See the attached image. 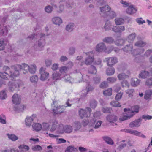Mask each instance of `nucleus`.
I'll return each instance as SVG.
<instances>
[{
	"label": "nucleus",
	"mask_w": 152,
	"mask_h": 152,
	"mask_svg": "<svg viewBox=\"0 0 152 152\" xmlns=\"http://www.w3.org/2000/svg\"><path fill=\"white\" fill-rule=\"evenodd\" d=\"M52 21L53 23L59 26L62 23V20L59 17H55L53 18Z\"/></svg>",
	"instance_id": "obj_29"
},
{
	"label": "nucleus",
	"mask_w": 152,
	"mask_h": 152,
	"mask_svg": "<svg viewBox=\"0 0 152 152\" xmlns=\"http://www.w3.org/2000/svg\"><path fill=\"white\" fill-rule=\"evenodd\" d=\"M135 90L133 89H129L125 91V92L128 94V96L131 98H133Z\"/></svg>",
	"instance_id": "obj_30"
},
{
	"label": "nucleus",
	"mask_w": 152,
	"mask_h": 152,
	"mask_svg": "<svg viewBox=\"0 0 152 152\" xmlns=\"http://www.w3.org/2000/svg\"><path fill=\"white\" fill-rule=\"evenodd\" d=\"M115 70L113 67H110L107 69L106 71L107 74L108 75H113L115 73Z\"/></svg>",
	"instance_id": "obj_41"
},
{
	"label": "nucleus",
	"mask_w": 152,
	"mask_h": 152,
	"mask_svg": "<svg viewBox=\"0 0 152 152\" xmlns=\"http://www.w3.org/2000/svg\"><path fill=\"white\" fill-rule=\"evenodd\" d=\"M38 80V77L37 75H35L31 77L30 78V80L32 83L37 84Z\"/></svg>",
	"instance_id": "obj_31"
},
{
	"label": "nucleus",
	"mask_w": 152,
	"mask_h": 152,
	"mask_svg": "<svg viewBox=\"0 0 152 152\" xmlns=\"http://www.w3.org/2000/svg\"><path fill=\"white\" fill-rule=\"evenodd\" d=\"M133 115V113L132 112L131 110H129L127 113L126 115H124L122 117L119 118L120 121H123L124 120L129 119Z\"/></svg>",
	"instance_id": "obj_20"
},
{
	"label": "nucleus",
	"mask_w": 152,
	"mask_h": 152,
	"mask_svg": "<svg viewBox=\"0 0 152 152\" xmlns=\"http://www.w3.org/2000/svg\"><path fill=\"white\" fill-rule=\"evenodd\" d=\"M73 130V128L70 125H66L60 126L58 129V132L60 134H63L64 133H70Z\"/></svg>",
	"instance_id": "obj_7"
},
{
	"label": "nucleus",
	"mask_w": 152,
	"mask_h": 152,
	"mask_svg": "<svg viewBox=\"0 0 152 152\" xmlns=\"http://www.w3.org/2000/svg\"><path fill=\"white\" fill-rule=\"evenodd\" d=\"M45 10L47 13H50L53 11V7L50 5H48L45 7Z\"/></svg>",
	"instance_id": "obj_55"
},
{
	"label": "nucleus",
	"mask_w": 152,
	"mask_h": 152,
	"mask_svg": "<svg viewBox=\"0 0 152 152\" xmlns=\"http://www.w3.org/2000/svg\"><path fill=\"white\" fill-rule=\"evenodd\" d=\"M111 109L108 107H104L102 108V111L104 113H109L110 112Z\"/></svg>",
	"instance_id": "obj_63"
},
{
	"label": "nucleus",
	"mask_w": 152,
	"mask_h": 152,
	"mask_svg": "<svg viewBox=\"0 0 152 152\" xmlns=\"http://www.w3.org/2000/svg\"><path fill=\"white\" fill-rule=\"evenodd\" d=\"M52 77L54 80H59L61 78V74L58 72H56L53 73Z\"/></svg>",
	"instance_id": "obj_44"
},
{
	"label": "nucleus",
	"mask_w": 152,
	"mask_h": 152,
	"mask_svg": "<svg viewBox=\"0 0 152 152\" xmlns=\"http://www.w3.org/2000/svg\"><path fill=\"white\" fill-rule=\"evenodd\" d=\"M146 44V43L145 42L142 41H139L135 43L134 45L138 47H142L145 46Z\"/></svg>",
	"instance_id": "obj_46"
},
{
	"label": "nucleus",
	"mask_w": 152,
	"mask_h": 152,
	"mask_svg": "<svg viewBox=\"0 0 152 152\" xmlns=\"http://www.w3.org/2000/svg\"><path fill=\"white\" fill-rule=\"evenodd\" d=\"M36 68V65L34 64L28 66L26 64H24L23 73L24 74H26L29 71L30 73L34 74L35 72Z\"/></svg>",
	"instance_id": "obj_4"
},
{
	"label": "nucleus",
	"mask_w": 152,
	"mask_h": 152,
	"mask_svg": "<svg viewBox=\"0 0 152 152\" xmlns=\"http://www.w3.org/2000/svg\"><path fill=\"white\" fill-rule=\"evenodd\" d=\"M36 117V115H33L31 117H27L25 119L26 124L28 126L31 125L32 121H33L35 119Z\"/></svg>",
	"instance_id": "obj_23"
},
{
	"label": "nucleus",
	"mask_w": 152,
	"mask_h": 152,
	"mask_svg": "<svg viewBox=\"0 0 152 152\" xmlns=\"http://www.w3.org/2000/svg\"><path fill=\"white\" fill-rule=\"evenodd\" d=\"M49 125L48 123H43L42 126V128L43 130L47 131L49 129Z\"/></svg>",
	"instance_id": "obj_53"
},
{
	"label": "nucleus",
	"mask_w": 152,
	"mask_h": 152,
	"mask_svg": "<svg viewBox=\"0 0 152 152\" xmlns=\"http://www.w3.org/2000/svg\"><path fill=\"white\" fill-rule=\"evenodd\" d=\"M123 93L121 92L118 93L115 96V99L116 100H118L121 99L122 95H123Z\"/></svg>",
	"instance_id": "obj_62"
},
{
	"label": "nucleus",
	"mask_w": 152,
	"mask_h": 152,
	"mask_svg": "<svg viewBox=\"0 0 152 152\" xmlns=\"http://www.w3.org/2000/svg\"><path fill=\"white\" fill-rule=\"evenodd\" d=\"M141 80L137 78H132L130 81V84L132 86L136 87L140 85Z\"/></svg>",
	"instance_id": "obj_18"
},
{
	"label": "nucleus",
	"mask_w": 152,
	"mask_h": 152,
	"mask_svg": "<svg viewBox=\"0 0 152 152\" xmlns=\"http://www.w3.org/2000/svg\"><path fill=\"white\" fill-rule=\"evenodd\" d=\"M74 26V24L73 23H70L66 26V29L67 31L71 32L73 30Z\"/></svg>",
	"instance_id": "obj_40"
},
{
	"label": "nucleus",
	"mask_w": 152,
	"mask_h": 152,
	"mask_svg": "<svg viewBox=\"0 0 152 152\" xmlns=\"http://www.w3.org/2000/svg\"><path fill=\"white\" fill-rule=\"evenodd\" d=\"M59 71L61 74L66 73L67 72L68 68L66 66H63L59 68Z\"/></svg>",
	"instance_id": "obj_47"
},
{
	"label": "nucleus",
	"mask_w": 152,
	"mask_h": 152,
	"mask_svg": "<svg viewBox=\"0 0 152 152\" xmlns=\"http://www.w3.org/2000/svg\"><path fill=\"white\" fill-rule=\"evenodd\" d=\"M145 51L143 48H140L133 50L132 54L134 56H136L142 53Z\"/></svg>",
	"instance_id": "obj_27"
},
{
	"label": "nucleus",
	"mask_w": 152,
	"mask_h": 152,
	"mask_svg": "<svg viewBox=\"0 0 152 152\" xmlns=\"http://www.w3.org/2000/svg\"><path fill=\"white\" fill-rule=\"evenodd\" d=\"M70 101L68 99L66 103V105L59 106L56 107L55 108L53 109L54 114H60L63 112L65 108L67 107L71 106L72 104L69 102Z\"/></svg>",
	"instance_id": "obj_6"
},
{
	"label": "nucleus",
	"mask_w": 152,
	"mask_h": 152,
	"mask_svg": "<svg viewBox=\"0 0 152 152\" xmlns=\"http://www.w3.org/2000/svg\"><path fill=\"white\" fill-rule=\"evenodd\" d=\"M102 41L106 43L110 44L114 42V39L112 37H105L102 40Z\"/></svg>",
	"instance_id": "obj_34"
},
{
	"label": "nucleus",
	"mask_w": 152,
	"mask_h": 152,
	"mask_svg": "<svg viewBox=\"0 0 152 152\" xmlns=\"http://www.w3.org/2000/svg\"><path fill=\"white\" fill-rule=\"evenodd\" d=\"M5 44L3 39H0V50H3L4 48Z\"/></svg>",
	"instance_id": "obj_54"
},
{
	"label": "nucleus",
	"mask_w": 152,
	"mask_h": 152,
	"mask_svg": "<svg viewBox=\"0 0 152 152\" xmlns=\"http://www.w3.org/2000/svg\"><path fill=\"white\" fill-rule=\"evenodd\" d=\"M12 99V102L14 104L17 105L20 104L21 101V98L20 96H19L17 94H15L13 96Z\"/></svg>",
	"instance_id": "obj_17"
},
{
	"label": "nucleus",
	"mask_w": 152,
	"mask_h": 152,
	"mask_svg": "<svg viewBox=\"0 0 152 152\" xmlns=\"http://www.w3.org/2000/svg\"><path fill=\"white\" fill-rule=\"evenodd\" d=\"M109 15L111 18H113L116 16V14L114 11H110V12H109V15Z\"/></svg>",
	"instance_id": "obj_64"
},
{
	"label": "nucleus",
	"mask_w": 152,
	"mask_h": 152,
	"mask_svg": "<svg viewBox=\"0 0 152 152\" xmlns=\"http://www.w3.org/2000/svg\"><path fill=\"white\" fill-rule=\"evenodd\" d=\"M77 151V149L72 145L68 146L65 150V152H76Z\"/></svg>",
	"instance_id": "obj_35"
},
{
	"label": "nucleus",
	"mask_w": 152,
	"mask_h": 152,
	"mask_svg": "<svg viewBox=\"0 0 152 152\" xmlns=\"http://www.w3.org/2000/svg\"><path fill=\"white\" fill-rule=\"evenodd\" d=\"M23 64L22 65H16L11 66V67H13L15 72H12L10 70V68L7 66H4L3 68V70L5 72H0V77L1 78L7 80L8 78H13L15 77L18 76L19 75V71L22 70L23 71Z\"/></svg>",
	"instance_id": "obj_1"
},
{
	"label": "nucleus",
	"mask_w": 152,
	"mask_h": 152,
	"mask_svg": "<svg viewBox=\"0 0 152 152\" xmlns=\"http://www.w3.org/2000/svg\"><path fill=\"white\" fill-rule=\"evenodd\" d=\"M133 48V46L132 44H129L126 45L124 48L122 49L123 51L127 53H131L132 54Z\"/></svg>",
	"instance_id": "obj_22"
},
{
	"label": "nucleus",
	"mask_w": 152,
	"mask_h": 152,
	"mask_svg": "<svg viewBox=\"0 0 152 152\" xmlns=\"http://www.w3.org/2000/svg\"><path fill=\"white\" fill-rule=\"evenodd\" d=\"M104 28L106 31L112 29L113 27L111 22L109 20L106 21L104 26Z\"/></svg>",
	"instance_id": "obj_25"
},
{
	"label": "nucleus",
	"mask_w": 152,
	"mask_h": 152,
	"mask_svg": "<svg viewBox=\"0 0 152 152\" xmlns=\"http://www.w3.org/2000/svg\"><path fill=\"white\" fill-rule=\"evenodd\" d=\"M125 43V41L122 39H120L116 40L115 42V44L118 46H121L124 45Z\"/></svg>",
	"instance_id": "obj_45"
},
{
	"label": "nucleus",
	"mask_w": 152,
	"mask_h": 152,
	"mask_svg": "<svg viewBox=\"0 0 152 152\" xmlns=\"http://www.w3.org/2000/svg\"><path fill=\"white\" fill-rule=\"evenodd\" d=\"M120 3L123 4V6L124 7H129L130 4V3H129L126 1H124L123 0H121L120 1Z\"/></svg>",
	"instance_id": "obj_61"
},
{
	"label": "nucleus",
	"mask_w": 152,
	"mask_h": 152,
	"mask_svg": "<svg viewBox=\"0 0 152 152\" xmlns=\"http://www.w3.org/2000/svg\"><path fill=\"white\" fill-rule=\"evenodd\" d=\"M149 72L144 70L141 71L139 75V77L142 79H145L149 76Z\"/></svg>",
	"instance_id": "obj_28"
},
{
	"label": "nucleus",
	"mask_w": 152,
	"mask_h": 152,
	"mask_svg": "<svg viewBox=\"0 0 152 152\" xmlns=\"http://www.w3.org/2000/svg\"><path fill=\"white\" fill-rule=\"evenodd\" d=\"M136 35L135 33H132L129 35L127 38V40L129 42H132L135 39Z\"/></svg>",
	"instance_id": "obj_37"
},
{
	"label": "nucleus",
	"mask_w": 152,
	"mask_h": 152,
	"mask_svg": "<svg viewBox=\"0 0 152 152\" xmlns=\"http://www.w3.org/2000/svg\"><path fill=\"white\" fill-rule=\"evenodd\" d=\"M105 61L107 66H112L118 62L117 58L115 57H107L105 58Z\"/></svg>",
	"instance_id": "obj_10"
},
{
	"label": "nucleus",
	"mask_w": 152,
	"mask_h": 152,
	"mask_svg": "<svg viewBox=\"0 0 152 152\" xmlns=\"http://www.w3.org/2000/svg\"><path fill=\"white\" fill-rule=\"evenodd\" d=\"M107 48L105 44L103 42H101L98 44L96 46V50L99 53L106 52Z\"/></svg>",
	"instance_id": "obj_9"
},
{
	"label": "nucleus",
	"mask_w": 152,
	"mask_h": 152,
	"mask_svg": "<svg viewBox=\"0 0 152 152\" xmlns=\"http://www.w3.org/2000/svg\"><path fill=\"white\" fill-rule=\"evenodd\" d=\"M91 109L88 107H86V110L80 109L79 111V115L81 118H88L90 116Z\"/></svg>",
	"instance_id": "obj_8"
},
{
	"label": "nucleus",
	"mask_w": 152,
	"mask_h": 152,
	"mask_svg": "<svg viewBox=\"0 0 152 152\" xmlns=\"http://www.w3.org/2000/svg\"><path fill=\"white\" fill-rule=\"evenodd\" d=\"M104 94L107 96H110L112 94V89L109 88L104 91L103 92Z\"/></svg>",
	"instance_id": "obj_52"
},
{
	"label": "nucleus",
	"mask_w": 152,
	"mask_h": 152,
	"mask_svg": "<svg viewBox=\"0 0 152 152\" xmlns=\"http://www.w3.org/2000/svg\"><path fill=\"white\" fill-rule=\"evenodd\" d=\"M145 85L148 86H152V77L147 79L145 82Z\"/></svg>",
	"instance_id": "obj_50"
},
{
	"label": "nucleus",
	"mask_w": 152,
	"mask_h": 152,
	"mask_svg": "<svg viewBox=\"0 0 152 152\" xmlns=\"http://www.w3.org/2000/svg\"><path fill=\"white\" fill-rule=\"evenodd\" d=\"M117 78L113 77H111L107 78V80L109 83H113L116 80Z\"/></svg>",
	"instance_id": "obj_58"
},
{
	"label": "nucleus",
	"mask_w": 152,
	"mask_h": 152,
	"mask_svg": "<svg viewBox=\"0 0 152 152\" xmlns=\"http://www.w3.org/2000/svg\"><path fill=\"white\" fill-rule=\"evenodd\" d=\"M81 127V126L80 122H75V123L74 127L75 128V129H74V130L75 131L78 130Z\"/></svg>",
	"instance_id": "obj_56"
},
{
	"label": "nucleus",
	"mask_w": 152,
	"mask_h": 152,
	"mask_svg": "<svg viewBox=\"0 0 152 152\" xmlns=\"http://www.w3.org/2000/svg\"><path fill=\"white\" fill-rule=\"evenodd\" d=\"M121 131L123 132L129 133L130 134L135 135L136 136H138L139 134H140V132H139L137 130H135L133 129H122Z\"/></svg>",
	"instance_id": "obj_26"
},
{
	"label": "nucleus",
	"mask_w": 152,
	"mask_h": 152,
	"mask_svg": "<svg viewBox=\"0 0 152 152\" xmlns=\"http://www.w3.org/2000/svg\"><path fill=\"white\" fill-rule=\"evenodd\" d=\"M144 98L145 99L148 101H150L152 99V90L151 89H148L145 91Z\"/></svg>",
	"instance_id": "obj_19"
},
{
	"label": "nucleus",
	"mask_w": 152,
	"mask_h": 152,
	"mask_svg": "<svg viewBox=\"0 0 152 152\" xmlns=\"http://www.w3.org/2000/svg\"><path fill=\"white\" fill-rule=\"evenodd\" d=\"M111 105L115 107H120L121 105L120 104L119 102L118 101H112L110 103Z\"/></svg>",
	"instance_id": "obj_59"
},
{
	"label": "nucleus",
	"mask_w": 152,
	"mask_h": 152,
	"mask_svg": "<svg viewBox=\"0 0 152 152\" xmlns=\"http://www.w3.org/2000/svg\"><path fill=\"white\" fill-rule=\"evenodd\" d=\"M5 116L3 115H0V122L2 124H5L6 123V121L5 119Z\"/></svg>",
	"instance_id": "obj_60"
},
{
	"label": "nucleus",
	"mask_w": 152,
	"mask_h": 152,
	"mask_svg": "<svg viewBox=\"0 0 152 152\" xmlns=\"http://www.w3.org/2000/svg\"><path fill=\"white\" fill-rule=\"evenodd\" d=\"M64 80L65 82H68L72 83H74V79L71 78L69 75H66L65 76L64 78Z\"/></svg>",
	"instance_id": "obj_38"
},
{
	"label": "nucleus",
	"mask_w": 152,
	"mask_h": 152,
	"mask_svg": "<svg viewBox=\"0 0 152 152\" xmlns=\"http://www.w3.org/2000/svg\"><path fill=\"white\" fill-rule=\"evenodd\" d=\"M141 119L139 118L131 122L129 124V126L131 128H132L135 127H139L141 124Z\"/></svg>",
	"instance_id": "obj_24"
},
{
	"label": "nucleus",
	"mask_w": 152,
	"mask_h": 152,
	"mask_svg": "<svg viewBox=\"0 0 152 152\" xmlns=\"http://www.w3.org/2000/svg\"><path fill=\"white\" fill-rule=\"evenodd\" d=\"M86 54L88 56L86 58L84 61L81 62L80 64L81 66H83L84 64L87 65H90L94 61V54L92 52L86 53Z\"/></svg>",
	"instance_id": "obj_5"
},
{
	"label": "nucleus",
	"mask_w": 152,
	"mask_h": 152,
	"mask_svg": "<svg viewBox=\"0 0 152 152\" xmlns=\"http://www.w3.org/2000/svg\"><path fill=\"white\" fill-rule=\"evenodd\" d=\"M8 28L7 26H4L0 30V34L3 35H5L8 33Z\"/></svg>",
	"instance_id": "obj_39"
},
{
	"label": "nucleus",
	"mask_w": 152,
	"mask_h": 152,
	"mask_svg": "<svg viewBox=\"0 0 152 152\" xmlns=\"http://www.w3.org/2000/svg\"><path fill=\"white\" fill-rule=\"evenodd\" d=\"M100 9L102 13L105 16L108 15H109L110 11L111 10L110 8L108 5H106L103 7H100Z\"/></svg>",
	"instance_id": "obj_16"
},
{
	"label": "nucleus",
	"mask_w": 152,
	"mask_h": 152,
	"mask_svg": "<svg viewBox=\"0 0 152 152\" xmlns=\"http://www.w3.org/2000/svg\"><path fill=\"white\" fill-rule=\"evenodd\" d=\"M32 127L36 131H39L42 129V126L39 123H35L32 125Z\"/></svg>",
	"instance_id": "obj_32"
},
{
	"label": "nucleus",
	"mask_w": 152,
	"mask_h": 152,
	"mask_svg": "<svg viewBox=\"0 0 152 152\" xmlns=\"http://www.w3.org/2000/svg\"><path fill=\"white\" fill-rule=\"evenodd\" d=\"M129 77V75H126L125 73H121L117 75V77L119 80L125 79Z\"/></svg>",
	"instance_id": "obj_33"
},
{
	"label": "nucleus",
	"mask_w": 152,
	"mask_h": 152,
	"mask_svg": "<svg viewBox=\"0 0 152 152\" xmlns=\"http://www.w3.org/2000/svg\"><path fill=\"white\" fill-rule=\"evenodd\" d=\"M23 82L20 80H18L13 82H9L8 84L9 89L13 91L15 88H18L23 85Z\"/></svg>",
	"instance_id": "obj_3"
},
{
	"label": "nucleus",
	"mask_w": 152,
	"mask_h": 152,
	"mask_svg": "<svg viewBox=\"0 0 152 152\" xmlns=\"http://www.w3.org/2000/svg\"><path fill=\"white\" fill-rule=\"evenodd\" d=\"M137 8L133 5H130L126 10V13L129 15H132L135 13L137 11Z\"/></svg>",
	"instance_id": "obj_13"
},
{
	"label": "nucleus",
	"mask_w": 152,
	"mask_h": 152,
	"mask_svg": "<svg viewBox=\"0 0 152 152\" xmlns=\"http://www.w3.org/2000/svg\"><path fill=\"white\" fill-rule=\"evenodd\" d=\"M88 73L91 74H96L97 72L96 68L94 66H91L88 70Z\"/></svg>",
	"instance_id": "obj_43"
},
{
	"label": "nucleus",
	"mask_w": 152,
	"mask_h": 152,
	"mask_svg": "<svg viewBox=\"0 0 152 152\" xmlns=\"http://www.w3.org/2000/svg\"><path fill=\"white\" fill-rule=\"evenodd\" d=\"M45 68L42 67L39 70V73L40 75V79L42 81H44L47 79L49 75V73L47 72Z\"/></svg>",
	"instance_id": "obj_11"
},
{
	"label": "nucleus",
	"mask_w": 152,
	"mask_h": 152,
	"mask_svg": "<svg viewBox=\"0 0 152 152\" xmlns=\"http://www.w3.org/2000/svg\"><path fill=\"white\" fill-rule=\"evenodd\" d=\"M46 35L45 34L41 33L37 35H35V34H33L32 35L28 37V39H34L36 38L37 36H39L40 39L38 41L37 45L38 47L41 48L44 47L45 46L46 42L45 40V37Z\"/></svg>",
	"instance_id": "obj_2"
},
{
	"label": "nucleus",
	"mask_w": 152,
	"mask_h": 152,
	"mask_svg": "<svg viewBox=\"0 0 152 152\" xmlns=\"http://www.w3.org/2000/svg\"><path fill=\"white\" fill-rule=\"evenodd\" d=\"M104 140L108 144L112 145L113 144V140L108 137H103Z\"/></svg>",
	"instance_id": "obj_48"
},
{
	"label": "nucleus",
	"mask_w": 152,
	"mask_h": 152,
	"mask_svg": "<svg viewBox=\"0 0 152 152\" xmlns=\"http://www.w3.org/2000/svg\"><path fill=\"white\" fill-rule=\"evenodd\" d=\"M94 89V88L92 86L90 85L88 86L85 89L83 90L81 98H83L85 97L88 92L92 91Z\"/></svg>",
	"instance_id": "obj_15"
},
{
	"label": "nucleus",
	"mask_w": 152,
	"mask_h": 152,
	"mask_svg": "<svg viewBox=\"0 0 152 152\" xmlns=\"http://www.w3.org/2000/svg\"><path fill=\"white\" fill-rule=\"evenodd\" d=\"M106 119L110 123H114L118 119L117 117L114 115H110L107 116L106 117Z\"/></svg>",
	"instance_id": "obj_21"
},
{
	"label": "nucleus",
	"mask_w": 152,
	"mask_h": 152,
	"mask_svg": "<svg viewBox=\"0 0 152 152\" xmlns=\"http://www.w3.org/2000/svg\"><path fill=\"white\" fill-rule=\"evenodd\" d=\"M58 124V122L56 121H55L54 122H53L50 129L51 132H53L56 130Z\"/></svg>",
	"instance_id": "obj_42"
},
{
	"label": "nucleus",
	"mask_w": 152,
	"mask_h": 152,
	"mask_svg": "<svg viewBox=\"0 0 152 152\" xmlns=\"http://www.w3.org/2000/svg\"><path fill=\"white\" fill-rule=\"evenodd\" d=\"M7 97V95L4 90L0 92V99H4Z\"/></svg>",
	"instance_id": "obj_51"
},
{
	"label": "nucleus",
	"mask_w": 152,
	"mask_h": 152,
	"mask_svg": "<svg viewBox=\"0 0 152 152\" xmlns=\"http://www.w3.org/2000/svg\"><path fill=\"white\" fill-rule=\"evenodd\" d=\"M74 73L77 74L76 77L75 79L74 80V83H80L82 82L83 80V76L81 73L77 70H75Z\"/></svg>",
	"instance_id": "obj_12"
},
{
	"label": "nucleus",
	"mask_w": 152,
	"mask_h": 152,
	"mask_svg": "<svg viewBox=\"0 0 152 152\" xmlns=\"http://www.w3.org/2000/svg\"><path fill=\"white\" fill-rule=\"evenodd\" d=\"M97 102L94 100H91L90 102V106L92 108H95L97 106Z\"/></svg>",
	"instance_id": "obj_57"
},
{
	"label": "nucleus",
	"mask_w": 152,
	"mask_h": 152,
	"mask_svg": "<svg viewBox=\"0 0 152 152\" xmlns=\"http://www.w3.org/2000/svg\"><path fill=\"white\" fill-rule=\"evenodd\" d=\"M125 30V27L123 26H115L112 28V31L116 33L121 34Z\"/></svg>",
	"instance_id": "obj_14"
},
{
	"label": "nucleus",
	"mask_w": 152,
	"mask_h": 152,
	"mask_svg": "<svg viewBox=\"0 0 152 152\" xmlns=\"http://www.w3.org/2000/svg\"><path fill=\"white\" fill-rule=\"evenodd\" d=\"M7 135L8 136L9 138L12 140V141H15L18 139L17 136L14 134L10 135L9 134H8Z\"/></svg>",
	"instance_id": "obj_49"
},
{
	"label": "nucleus",
	"mask_w": 152,
	"mask_h": 152,
	"mask_svg": "<svg viewBox=\"0 0 152 152\" xmlns=\"http://www.w3.org/2000/svg\"><path fill=\"white\" fill-rule=\"evenodd\" d=\"M115 22L116 25L123 24L124 22V20L121 18H117L115 19Z\"/></svg>",
	"instance_id": "obj_36"
}]
</instances>
